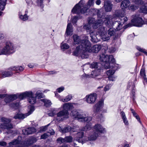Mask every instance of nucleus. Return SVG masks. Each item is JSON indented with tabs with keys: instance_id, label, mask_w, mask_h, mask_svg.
<instances>
[{
	"instance_id": "obj_8",
	"label": "nucleus",
	"mask_w": 147,
	"mask_h": 147,
	"mask_svg": "<svg viewBox=\"0 0 147 147\" xmlns=\"http://www.w3.org/2000/svg\"><path fill=\"white\" fill-rule=\"evenodd\" d=\"M133 16V18L131 20L132 24H129L125 26V28L131 26L132 25L137 27H141L143 24L144 22L142 19L139 15H135Z\"/></svg>"
},
{
	"instance_id": "obj_24",
	"label": "nucleus",
	"mask_w": 147,
	"mask_h": 147,
	"mask_svg": "<svg viewBox=\"0 0 147 147\" xmlns=\"http://www.w3.org/2000/svg\"><path fill=\"white\" fill-rule=\"evenodd\" d=\"M99 135L98 133H96L94 131L93 133L88 138H86L85 139L86 141H88V140H94L96 139Z\"/></svg>"
},
{
	"instance_id": "obj_61",
	"label": "nucleus",
	"mask_w": 147,
	"mask_h": 147,
	"mask_svg": "<svg viewBox=\"0 0 147 147\" xmlns=\"http://www.w3.org/2000/svg\"><path fill=\"white\" fill-rule=\"evenodd\" d=\"M131 111L132 113H133V115L135 117V116L137 115V113L135 112L134 110L132 109H131Z\"/></svg>"
},
{
	"instance_id": "obj_53",
	"label": "nucleus",
	"mask_w": 147,
	"mask_h": 147,
	"mask_svg": "<svg viewBox=\"0 0 147 147\" xmlns=\"http://www.w3.org/2000/svg\"><path fill=\"white\" fill-rule=\"evenodd\" d=\"M78 20V18L77 16L73 17L72 18L71 22L73 24H75Z\"/></svg>"
},
{
	"instance_id": "obj_27",
	"label": "nucleus",
	"mask_w": 147,
	"mask_h": 147,
	"mask_svg": "<svg viewBox=\"0 0 147 147\" xmlns=\"http://www.w3.org/2000/svg\"><path fill=\"white\" fill-rule=\"evenodd\" d=\"M57 93L55 92V94L56 96H57L58 98H59L60 100L63 101V102H67L69 101L72 98V96L70 95H69L66 96V97L64 99H61V96H57Z\"/></svg>"
},
{
	"instance_id": "obj_45",
	"label": "nucleus",
	"mask_w": 147,
	"mask_h": 147,
	"mask_svg": "<svg viewBox=\"0 0 147 147\" xmlns=\"http://www.w3.org/2000/svg\"><path fill=\"white\" fill-rule=\"evenodd\" d=\"M10 106L14 108L15 109H17L19 106V103H13L10 105Z\"/></svg>"
},
{
	"instance_id": "obj_60",
	"label": "nucleus",
	"mask_w": 147,
	"mask_h": 147,
	"mask_svg": "<svg viewBox=\"0 0 147 147\" xmlns=\"http://www.w3.org/2000/svg\"><path fill=\"white\" fill-rule=\"evenodd\" d=\"M6 145V143L4 142H0V146H5Z\"/></svg>"
},
{
	"instance_id": "obj_44",
	"label": "nucleus",
	"mask_w": 147,
	"mask_h": 147,
	"mask_svg": "<svg viewBox=\"0 0 147 147\" xmlns=\"http://www.w3.org/2000/svg\"><path fill=\"white\" fill-rule=\"evenodd\" d=\"M57 141L58 143L59 144L67 142L65 138H59L57 139Z\"/></svg>"
},
{
	"instance_id": "obj_15",
	"label": "nucleus",
	"mask_w": 147,
	"mask_h": 147,
	"mask_svg": "<svg viewBox=\"0 0 147 147\" xmlns=\"http://www.w3.org/2000/svg\"><path fill=\"white\" fill-rule=\"evenodd\" d=\"M84 113L80 110H74L71 112V115L73 118L80 120L82 118V116Z\"/></svg>"
},
{
	"instance_id": "obj_21",
	"label": "nucleus",
	"mask_w": 147,
	"mask_h": 147,
	"mask_svg": "<svg viewBox=\"0 0 147 147\" xmlns=\"http://www.w3.org/2000/svg\"><path fill=\"white\" fill-rule=\"evenodd\" d=\"M112 6L110 1H107L105 2L104 7L106 12L111 11L112 9Z\"/></svg>"
},
{
	"instance_id": "obj_49",
	"label": "nucleus",
	"mask_w": 147,
	"mask_h": 147,
	"mask_svg": "<svg viewBox=\"0 0 147 147\" xmlns=\"http://www.w3.org/2000/svg\"><path fill=\"white\" fill-rule=\"evenodd\" d=\"M67 142H72L73 138L71 136H69L65 137Z\"/></svg>"
},
{
	"instance_id": "obj_57",
	"label": "nucleus",
	"mask_w": 147,
	"mask_h": 147,
	"mask_svg": "<svg viewBox=\"0 0 147 147\" xmlns=\"http://www.w3.org/2000/svg\"><path fill=\"white\" fill-rule=\"evenodd\" d=\"M64 90V88L63 87H61L58 88L57 89V91L58 92L60 93L63 91Z\"/></svg>"
},
{
	"instance_id": "obj_26",
	"label": "nucleus",
	"mask_w": 147,
	"mask_h": 147,
	"mask_svg": "<svg viewBox=\"0 0 147 147\" xmlns=\"http://www.w3.org/2000/svg\"><path fill=\"white\" fill-rule=\"evenodd\" d=\"M103 105V100H101L96 104L94 107V109L96 112L98 111Z\"/></svg>"
},
{
	"instance_id": "obj_9",
	"label": "nucleus",
	"mask_w": 147,
	"mask_h": 147,
	"mask_svg": "<svg viewBox=\"0 0 147 147\" xmlns=\"http://www.w3.org/2000/svg\"><path fill=\"white\" fill-rule=\"evenodd\" d=\"M14 52V49L13 44L10 42H7L6 43L5 46L0 52V55H9L13 53Z\"/></svg>"
},
{
	"instance_id": "obj_58",
	"label": "nucleus",
	"mask_w": 147,
	"mask_h": 147,
	"mask_svg": "<svg viewBox=\"0 0 147 147\" xmlns=\"http://www.w3.org/2000/svg\"><path fill=\"white\" fill-rule=\"evenodd\" d=\"M24 68L21 66H18L17 67V71H22L24 70Z\"/></svg>"
},
{
	"instance_id": "obj_64",
	"label": "nucleus",
	"mask_w": 147,
	"mask_h": 147,
	"mask_svg": "<svg viewBox=\"0 0 147 147\" xmlns=\"http://www.w3.org/2000/svg\"><path fill=\"white\" fill-rule=\"evenodd\" d=\"M138 120V121L140 123H141V121L140 120V118L139 117V116L137 115L135 116V117Z\"/></svg>"
},
{
	"instance_id": "obj_33",
	"label": "nucleus",
	"mask_w": 147,
	"mask_h": 147,
	"mask_svg": "<svg viewBox=\"0 0 147 147\" xmlns=\"http://www.w3.org/2000/svg\"><path fill=\"white\" fill-rule=\"evenodd\" d=\"M13 75L12 72L9 71H5L3 72L2 73V76L3 78L8 77L11 76Z\"/></svg>"
},
{
	"instance_id": "obj_36",
	"label": "nucleus",
	"mask_w": 147,
	"mask_h": 147,
	"mask_svg": "<svg viewBox=\"0 0 147 147\" xmlns=\"http://www.w3.org/2000/svg\"><path fill=\"white\" fill-rule=\"evenodd\" d=\"M40 101L44 103V105L46 107L50 106L52 104L51 101L50 100L47 99H42L40 100Z\"/></svg>"
},
{
	"instance_id": "obj_41",
	"label": "nucleus",
	"mask_w": 147,
	"mask_h": 147,
	"mask_svg": "<svg viewBox=\"0 0 147 147\" xmlns=\"http://www.w3.org/2000/svg\"><path fill=\"white\" fill-rule=\"evenodd\" d=\"M69 48V45L66 43H62L61 46V48L62 49L64 50L65 49H68Z\"/></svg>"
},
{
	"instance_id": "obj_23",
	"label": "nucleus",
	"mask_w": 147,
	"mask_h": 147,
	"mask_svg": "<svg viewBox=\"0 0 147 147\" xmlns=\"http://www.w3.org/2000/svg\"><path fill=\"white\" fill-rule=\"evenodd\" d=\"M58 129L62 133L68 132L70 131H71V132H74L75 131L74 130V129L71 128V127L69 126L65 127L63 129L61 128V127L59 126Z\"/></svg>"
},
{
	"instance_id": "obj_47",
	"label": "nucleus",
	"mask_w": 147,
	"mask_h": 147,
	"mask_svg": "<svg viewBox=\"0 0 147 147\" xmlns=\"http://www.w3.org/2000/svg\"><path fill=\"white\" fill-rule=\"evenodd\" d=\"M112 85L113 84H110L106 85L104 88V91L106 92L109 90Z\"/></svg>"
},
{
	"instance_id": "obj_30",
	"label": "nucleus",
	"mask_w": 147,
	"mask_h": 147,
	"mask_svg": "<svg viewBox=\"0 0 147 147\" xmlns=\"http://www.w3.org/2000/svg\"><path fill=\"white\" fill-rule=\"evenodd\" d=\"M121 116L125 125H128L129 124L128 121L125 115L123 112H121Z\"/></svg>"
},
{
	"instance_id": "obj_31",
	"label": "nucleus",
	"mask_w": 147,
	"mask_h": 147,
	"mask_svg": "<svg viewBox=\"0 0 147 147\" xmlns=\"http://www.w3.org/2000/svg\"><path fill=\"white\" fill-rule=\"evenodd\" d=\"M84 136V133L82 132H79L77 133V137L76 138L75 140L78 141L79 142H82V138Z\"/></svg>"
},
{
	"instance_id": "obj_5",
	"label": "nucleus",
	"mask_w": 147,
	"mask_h": 147,
	"mask_svg": "<svg viewBox=\"0 0 147 147\" xmlns=\"http://www.w3.org/2000/svg\"><path fill=\"white\" fill-rule=\"evenodd\" d=\"M74 104L70 103H64L63 106V110L60 111L57 114V119L58 121L61 120V119L59 118L63 116L65 117H67L69 115L68 111L74 108L73 105Z\"/></svg>"
},
{
	"instance_id": "obj_40",
	"label": "nucleus",
	"mask_w": 147,
	"mask_h": 147,
	"mask_svg": "<svg viewBox=\"0 0 147 147\" xmlns=\"http://www.w3.org/2000/svg\"><path fill=\"white\" fill-rule=\"evenodd\" d=\"M140 11L145 14H147V7L143 6L140 9Z\"/></svg>"
},
{
	"instance_id": "obj_22",
	"label": "nucleus",
	"mask_w": 147,
	"mask_h": 147,
	"mask_svg": "<svg viewBox=\"0 0 147 147\" xmlns=\"http://www.w3.org/2000/svg\"><path fill=\"white\" fill-rule=\"evenodd\" d=\"M130 4V1L128 0H123L121 3V7L123 10H125L129 7Z\"/></svg>"
},
{
	"instance_id": "obj_62",
	"label": "nucleus",
	"mask_w": 147,
	"mask_h": 147,
	"mask_svg": "<svg viewBox=\"0 0 147 147\" xmlns=\"http://www.w3.org/2000/svg\"><path fill=\"white\" fill-rule=\"evenodd\" d=\"M56 72L55 71H51L49 72L48 74L52 75L54 74H56Z\"/></svg>"
},
{
	"instance_id": "obj_35",
	"label": "nucleus",
	"mask_w": 147,
	"mask_h": 147,
	"mask_svg": "<svg viewBox=\"0 0 147 147\" xmlns=\"http://www.w3.org/2000/svg\"><path fill=\"white\" fill-rule=\"evenodd\" d=\"M7 0H0V9L3 10L5 8Z\"/></svg>"
},
{
	"instance_id": "obj_55",
	"label": "nucleus",
	"mask_w": 147,
	"mask_h": 147,
	"mask_svg": "<svg viewBox=\"0 0 147 147\" xmlns=\"http://www.w3.org/2000/svg\"><path fill=\"white\" fill-rule=\"evenodd\" d=\"M49 134H47V133H45L43 135L41 136V139H45L47 138L49 136Z\"/></svg>"
},
{
	"instance_id": "obj_46",
	"label": "nucleus",
	"mask_w": 147,
	"mask_h": 147,
	"mask_svg": "<svg viewBox=\"0 0 147 147\" xmlns=\"http://www.w3.org/2000/svg\"><path fill=\"white\" fill-rule=\"evenodd\" d=\"M19 17L21 20L24 21L27 20L28 19V16L26 14L24 15H20Z\"/></svg>"
},
{
	"instance_id": "obj_4",
	"label": "nucleus",
	"mask_w": 147,
	"mask_h": 147,
	"mask_svg": "<svg viewBox=\"0 0 147 147\" xmlns=\"http://www.w3.org/2000/svg\"><path fill=\"white\" fill-rule=\"evenodd\" d=\"M102 24H105L104 23L103 20H99L93 23V27L94 29H96L100 27L98 30V32L100 35V39H102L104 41L108 40L110 39V37L108 34L107 35V32H106L107 28L101 26Z\"/></svg>"
},
{
	"instance_id": "obj_56",
	"label": "nucleus",
	"mask_w": 147,
	"mask_h": 147,
	"mask_svg": "<svg viewBox=\"0 0 147 147\" xmlns=\"http://www.w3.org/2000/svg\"><path fill=\"white\" fill-rule=\"evenodd\" d=\"M94 20L93 18H90L88 20V24H89L91 25V24L93 23V21Z\"/></svg>"
},
{
	"instance_id": "obj_18",
	"label": "nucleus",
	"mask_w": 147,
	"mask_h": 147,
	"mask_svg": "<svg viewBox=\"0 0 147 147\" xmlns=\"http://www.w3.org/2000/svg\"><path fill=\"white\" fill-rule=\"evenodd\" d=\"M90 36L91 40L93 42H97L100 40V35L96 34V32L95 31L90 32Z\"/></svg>"
},
{
	"instance_id": "obj_16",
	"label": "nucleus",
	"mask_w": 147,
	"mask_h": 147,
	"mask_svg": "<svg viewBox=\"0 0 147 147\" xmlns=\"http://www.w3.org/2000/svg\"><path fill=\"white\" fill-rule=\"evenodd\" d=\"M133 2L135 4V5L131 4L128 8L129 10L134 11L137 9L139 7V5L142 4L143 3L141 0H133Z\"/></svg>"
},
{
	"instance_id": "obj_1",
	"label": "nucleus",
	"mask_w": 147,
	"mask_h": 147,
	"mask_svg": "<svg viewBox=\"0 0 147 147\" xmlns=\"http://www.w3.org/2000/svg\"><path fill=\"white\" fill-rule=\"evenodd\" d=\"M101 48V45H96L91 47V44L88 40H83L81 45L77 48L75 54L80 55L82 59L87 58L89 56L88 53L98 52Z\"/></svg>"
},
{
	"instance_id": "obj_29",
	"label": "nucleus",
	"mask_w": 147,
	"mask_h": 147,
	"mask_svg": "<svg viewBox=\"0 0 147 147\" xmlns=\"http://www.w3.org/2000/svg\"><path fill=\"white\" fill-rule=\"evenodd\" d=\"M90 67L95 69H99L101 68V64L97 62H94L91 63L90 65Z\"/></svg>"
},
{
	"instance_id": "obj_7",
	"label": "nucleus",
	"mask_w": 147,
	"mask_h": 147,
	"mask_svg": "<svg viewBox=\"0 0 147 147\" xmlns=\"http://www.w3.org/2000/svg\"><path fill=\"white\" fill-rule=\"evenodd\" d=\"M87 10V8L84 7L83 0H81L73 8L71 12L74 13L80 14V13H85Z\"/></svg>"
},
{
	"instance_id": "obj_59",
	"label": "nucleus",
	"mask_w": 147,
	"mask_h": 147,
	"mask_svg": "<svg viewBox=\"0 0 147 147\" xmlns=\"http://www.w3.org/2000/svg\"><path fill=\"white\" fill-rule=\"evenodd\" d=\"M10 69L11 70L15 71H17V67H11L10 68Z\"/></svg>"
},
{
	"instance_id": "obj_13",
	"label": "nucleus",
	"mask_w": 147,
	"mask_h": 147,
	"mask_svg": "<svg viewBox=\"0 0 147 147\" xmlns=\"http://www.w3.org/2000/svg\"><path fill=\"white\" fill-rule=\"evenodd\" d=\"M102 72V68L95 69L92 71L90 74H84L83 75V76L86 78H94L100 75Z\"/></svg>"
},
{
	"instance_id": "obj_32",
	"label": "nucleus",
	"mask_w": 147,
	"mask_h": 147,
	"mask_svg": "<svg viewBox=\"0 0 147 147\" xmlns=\"http://www.w3.org/2000/svg\"><path fill=\"white\" fill-rule=\"evenodd\" d=\"M84 29H85L87 32H91V26L89 24H84L83 26Z\"/></svg>"
},
{
	"instance_id": "obj_3",
	"label": "nucleus",
	"mask_w": 147,
	"mask_h": 147,
	"mask_svg": "<svg viewBox=\"0 0 147 147\" xmlns=\"http://www.w3.org/2000/svg\"><path fill=\"white\" fill-rule=\"evenodd\" d=\"M100 57V60L105 63L104 67L105 68H113V69H110L107 71L106 74L108 77L113 75L116 69L115 66L116 64L115 63V60L113 56L112 55H105L102 54Z\"/></svg>"
},
{
	"instance_id": "obj_25",
	"label": "nucleus",
	"mask_w": 147,
	"mask_h": 147,
	"mask_svg": "<svg viewBox=\"0 0 147 147\" xmlns=\"http://www.w3.org/2000/svg\"><path fill=\"white\" fill-rule=\"evenodd\" d=\"M73 31L72 26L70 23H68L67 25L65 34L67 36L71 35L72 34Z\"/></svg>"
},
{
	"instance_id": "obj_38",
	"label": "nucleus",
	"mask_w": 147,
	"mask_h": 147,
	"mask_svg": "<svg viewBox=\"0 0 147 147\" xmlns=\"http://www.w3.org/2000/svg\"><path fill=\"white\" fill-rule=\"evenodd\" d=\"M92 126V123H88L86 125L83 129V131H86L90 129Z\"/></svg>"
},
{
	"instance_id": "obj_28",
	"label": "nucleus",
	"mask_w": 147,
	"mask_h": 147,
	"mask_svg": "<svg viewBox=\"0 0 147 147\" xmlns=\"http://www.w3.org/2000/svg\"><path fill=\"white\" fill-rule=\"evenodd\" d=\"M86 115L84 113L82 116V118L81 119L80 121H86L87 122V123H89V122L91 120L92 118L91 117H86Z\"/></svg>"
},
{
	"instance_id": "obj_20",
	"label": "nucleus",
	"mask_w": 147,
	"mask_h": 147,
	"mask_svg": "<svg viewBox=\"0 0 147 147\" xmlns=\"http://www.w3.org/2000/svg\"><path fill=\"white\" fill-rule=\"evenodd\" d=\"M36 129L34 127H30L23 129V134L25 135H28L33 134L36 132Z\"/></svg>"
},
{
	"instance_id": "obj_43",
	"label": "nucleus",
	"mask_w": 147,
	"mask_h": 147,
	"mask_svg": "<svg viewBox=\"0 0 147 147\" xmlns=\"http://www.w3.org/2000/svg\"><path fill=\"white\" fill-rule=\"evenodd\" d=\"M57 111L54 109H53L51 110L50 112L48 113V115L50 116H53L57 113Z\"/></svg>"
},
{
	"instance_id": "obj_2",
	"label": "nucleus",
	"mask_w": 147,
	"mask_h": 147,
	"mask_svg": "<svg viewBox=\"0 0 147 147\" xmlns=\"http://www.w3.org/2000/svg\"><path fill=\"white\" fill-rule=\"evenodd\" d=\"M115 15L117 17L115 19L111 16H107L103 19L104 23L108 27L113 26L117 30H119L124 23L127 20L128 18L126 17H124L123 14H122L120 10L116 11Z\"/></svg>"
},
{
	"instance_id": "obj_42",
	"label": "nucleus",
	"mask_w": 147,
	"mask_h": 147,
	"mask_svg": "<svg viewBox=\"0 0 147 147\" xmlns=\"http://www.w3.org/2000/svg\"><path fill=\"white\" fill-rule=\"evenodd\" d=\"M36 97H38L39 98L43 97V94L40 91H37L35 94Z\"/></svg>"
},
{
	"instance_id": "obj_10",
	"label": "nucleus",
	"mask_w": 147,
	"mask_h": 147,
	"mask_svg": "<svg viewBox=\"0 0 147 147\" xmlns=\"http://www.w3.org/2000/svg\"><path fill=\"white\" fill-rule=\"evenodd\" d=\"M1 121L3 123L0 125V128L2 129H9L13 128L12 125L10 123L11 121L10 119L3 117L1 119Z\"/></svg>"
},
{
	"instance_id": "obj_19",
	"label": "nucleus",
	"mask_w": 147,
	"mask_h": 147,
	"mask_svg": "<svg viewBox=\"0 0 147 147\" xmlns=\"http://www.w3.org/2000/svg\"><path fill=\"white\" fill-rule=\"evenodd\" d=\"M94 131L99 134L100 133H104L105 131V129L99 124H96L94 127Z\"/></svg>"
},
{
	"instance_id": "obj_11",
	"label": "nucleus",
	"mask_w": 147,
	"mask_h": 147,
	"mask_svg": "<svg viewBox=\"0 0 147 147\" xmlns=\"http://www.w3.org/2000/svg\"><path fill=\"white\" fill-rule=\"evenodd\" d=\"M74 40V43L75 44H80V45L76 47L75 50L73 52L74 55L76 56L80 55H76L75 54V52L76 51L77 48L81 45V42L83 40H88V37L84 36L82 38H80L79 36L76 34H74L73 36Z\"/></svg>"
},
{
	"instance_id": "obj_50",
	"label": "nucleus",
	"mask_w": 147,
	"mask_h": 147,
	"mask_svg": "<svg viewBox=\"0 0 147 147\" xmlns=\"http://www.w3.org/2000/svg\"><path fill=\"white\" fill-rule=\"evenodd\" d=\"M43 0H37V3L38 6L43 7Z\"/></svg>"
},
{
	"instance_id": "obj_39",
	"label": "nucleus",
	"mask_w": 147,
	"mask_h": 147,
	"mask_svg": "<svg viewBox=\"0 0 147 147\" xmlns=\"http://www.w3.org/2000/svg\"><path fill=\"white\" fill-rule=\"evenodd\" d=\"M140 74L141 76L143 77L144 79V82H147V79L146 77V76L145 74V70L144 69H142L140 71Z\"/></svg>"
},
{
	"instance_id": "obj_63",
	"label": "nucleus",
	"mask_w": 147,
	"mask_h": 147,
	"mask_svg": "<svg viewBox=\"0 0 147 147\" xmlns=\"http://www.w3.org/2000/svg\"><path fill=\"white\" fill-rule=\"evenodd\" d=\"M50 133V135H53L55 134V132L54 130L52 129L51 131L50 130V131H49L48 133Z\"/></svg>"
},
{
	"instance_id": "obj_34",
	"label": "nucleus",
	"mask_w": 147,
	"mask_h": 147,
	"mask_svg": "<svg viewBox=\"0 0 147 147\" xmlns=\"http://www.w3.org/2000/svg\"><path fill=\"white\" fill-rule=\"evenodd\" d=\"M116 30L115 29L111 28L109 29L107 32L108 34L110 37L113 36L115 34Z\"/></svg>"
},
{
	"instance_id": "obj_17",
	"label": "nucleus",
	"mask_w": 147,
	"mask_h": 147,
	"mask_svg": "<svg viewBox=\"0 0 147 147\" xmlns=\"http://www.w3.org/2000/svg\"><path fill=\"white\" fill-rule=\"evenodd\" d=\"M96 94L95 93L87 95L85 97L87 102L89 104L94 103L96 98Z\"/></svg>"
},
{
	"instance_id": "obj_6",
	"label": "nucleus",
	"mask_w": 147,
	"mask_h": 147,
	"mask_svg": "<svg viewBox=\"0 0 147 147\" xmlns=\"http://www.w3.org/2000/svg\"><path fill=\"white\" fill-rule=\"evenodd\" d=\"M34 94L32 91L26 92L23 93L19 96V98L23 99L24 98L27 97L29 103L34 104L36 102V97L34 96Z\"/></svg>"
},
{
	"instance_id": "obj_51",
	"label": "nucleus",
	"mask_w": 147,
	"mask_h": 147,
	"mask_svg": "<svg viewBox=\"0 0 147 147\" xmlns=\"http://www.w3.org/2000/svg\"><path fill=\"white\" fill-rule=\"evenodd\" d=\"M137 49L139 51L142 52L144 53L145 54L147 55V52H146L145 49H141L140 47H137Z\"/></svg>"
},
{
	"instance_id": "obj_48",
	"label": "nucleus",
	"mask_w": 147,
	"mask_h": 147,
	"mask_svg": "<svg viewBox=\"0 0 147 147\" xmlns=\"http://www.w3.org/2000/svg\"><path fill=\"white\" fill-rule=\"evenodd\" d=\"M94 0H89L87 4V9L88 7L94 4Z\"/></svg>"
},
{
	"instance_id": "obj_52",
	"label": "nucleus",
	"mask_w": 147,
	"mask_h": 147,
	"mask_svg": "<svg viewBox=\"0 0 147 147\" xmlns=\"http://www.w3.org/2000/svg\"><path fill=\"white\" fill-rule=\"evenodd\" d=\"M108 78L109 80L114 81L115 80L116 78V76L113 75L111 76L108 77Z\"/></svg>"
},
{
	"instance_id": "obj_14",
	"label": "nucleus",
	"mask_w": 147,
	"mask_h": 147,
	"mask_svg": "<svg viewBox=\"0 0 147 147\" xmlns=\"http://www.w3.org/2000/svg\"><path fill=\"white\" fill-rule=\"evenodd\" d=\"M20 95V94H18L16 95V94H13L12 95H7L6 94H0V98L5 97V101L6 103H7L13 100L16 99L17 97H18L19 98V96Z\"/></svg>"
},
{
	"instance_id": "obj_37",
	"label": "nucleus",
	"mask_w": 147,
	"mask_h": 147,
	"mask_svg": "<svg viewBox=\"0 0 147 147\" xmlns=\"http://www.w3.org/2000/svg\"><path fill=\"white\" fill-rule=\"evenodd\" d=\"M92 11L93 12L94 14H97L98 16L100 18H102V16H101V13L99 10H98L97 9H92Z\"/></svg>"
},
{
	"instance_id": "obj_12",
	"label": "nucleus",
	"mask_w": 147,
	"mask_h": 147,
	"mask_svg": "<svg viewBox=\"0 0 147 147\" xmlns=\"http://www.w3.org/2000/svg\"><path fill=\"white\" fill-rule=\"evenodd\" d=\"M28 108L30 110L28 113L24 114L22 113L17 114L14 117V118L15 119H23L26 117L27 116L31 114L34 110V107L32 105H30L29 106Z\"/></svg>"
},
{
	"instance_id": "obj_54",
	"label": "nucleus",
	"mask_w": 147,
	"mask_h": 147,
	"mask_svg": "<svg viewBox=\"0 0 147 147\" xmlns=\"http://www.w3.org/2000/svg\"><path fill=\"white\" fill-rule=\"evenodd\" d=\"M49 125V124L47 125L41 127L40 131H45L47 129V127Z\"/></svg>"
}]
</instances>
